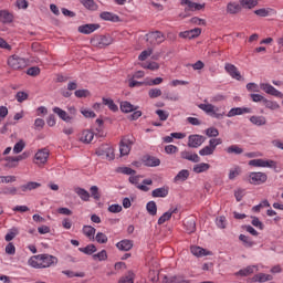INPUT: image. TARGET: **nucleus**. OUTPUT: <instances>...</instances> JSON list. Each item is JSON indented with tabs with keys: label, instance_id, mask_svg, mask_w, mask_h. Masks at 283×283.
Wrapping results in <instances>:
<instances>
[{
	"label": "nucleus",
	"instance_id": "nucleus-1",
	"mask_svg": "<svg viewBox=\"0 0 283 283\" xmlns=\"http://www.w3.org/2000/svg\"><path fill=\"white\" fill-rule=\"evenodd\" d=\"M28 264L32 269H50V266H56L59 264V258L48 253L38 254L31 256Z\"/></svg>",
	"mask_w": 283,
	"mask_h": 283
},
{
	"label": "nucleus",
	"instance_id": "nucleus-2",
	"mask_svg": "<svg viewBox=\"0 0 283 283\" xmlns=\"http://www.w3.org/2000/svg\"><path fill=\"white\" fill-rule=\"evenodd\" d=\"M136 143V138L127 135L122 138L119 143V154L120 156H129V153L132 151V146Z\"/></svg>",
	"mask_w": 283,
	"mask_h": 283
},
{
	"label": "nucleus",
	"instance_id": "nucleus-3",
	"mask_svg": "<svg viewBox=\"0 0 283 283\" xmlns=\"http://www.w3.org/2000/svg\"><path fill=\"white\" fill-rule=\"evenodd\" d=\"M91 43L92 45H94V48H107L108 45H112V43H114V39L107 34V35H97L93 39H91Z\"/></svg>",
	"mask_w": 283,
	"mask_h": 283
},
{
	"label": "nucleus",
	"instance_id": "nucleus-4",
	"mask_svg": "<svg viewBox=\"0 0 283 283\" xmlns=\"http://www.w3.org/2000/svg\"><path fill=\"white\" fill-rule=\"evenodd\" d=\"M8 65L9 67H12V70H23L28 65V60L20 57L19 55H11L8 59Z\"/></svg>",
	"mask_w": 283,
	"mask_h": 283
},
{
	"label": "nucleus",
	"instance_id": "nucleus-5",
	"mask_svg": "<svg viewBox=\"0 0 283 283\" xmlns=\"http://www.w3.org/2000/svg\"><path fill=\"white\" fill-rule=\"evenodd\" d=\"M146 41L147 43H150V45H154L157 43V45H160V43H164L165 41V33L160 31H154L146 34Z\"/></svg>",
	"mask_w": 283,
	"mask_h": 283
},
{
	"label": "nucleus",
	"instance_id": "nucleus-6",
	"mask_svg": "<svg viewBox=\"0 0 283 283\" xmlns=\"http://www.w3.org/2000/svg\"><path fill=\"white\" fill-rule=\"evenodd\" d=\"M207 140V137L202 135H190L188 137V147L191 149H198Z\"/></svg>",
	"mask_w": 283,
	"mask_h": 283
},
{
	"label": "nucleus",
	"instance_id": "nucleus-7",
	"mask_svg": "<svg viewBox=\"0 0 283 283\" xmlns=\"http://www.w3.org/2000/svg\"><path fill=\"white\" fill-rule=\"evenodd\" d=\"M250 167H269L270 169H275L277 164L274 160H264V159H252L249 161Z\"/></svg>",
	"mask_w": 283,
	"mask_h": 283
},
{
	"label": "nucleus",
	"instance_id": "nucleus-8",
	"mask_svg": "<svg viewBox=\"0 0 283 283\" xmlns=\"http://www.w3.org/2000/svg\"><path fill=\"white\" fill-rule=\"evenodd\" d=\"M269 180V177L264 172H251L250 184L251 185H264Z\"/></svg>",
	"mask_w": 283,
	"mask_h": 283
},
{
	"label": "nucleus",
	"instance_id": "nucleus-9",
	"mask_svg": "<svg viewBox=\"0 0 283 283\" xmlns=\"http://www.w3.org/2000/svg\"><path fill=\"white\" fill-rule=\"evenodd\" d=\"M260 88L265 92V94H270V96H276V98H283V93L273 87V85L269 83H262Z\"/></svg>",
	"mask_w": 283,
	"mask_h": 283
},
{
	"label": "nucleus",
	"instance_id": "nucleus-10",
	"mask_svg": "<svg viewBox=\"0 0 283 283\" xmlns=\"http://www.w3.org/2000/svg\"><path fill=\"white\" fill-rule=\"evenodd\" d=\"M49 158H50V149L48 148L39 149L35 154V160H38L35 164L45 165Z\"/></svg>",
	"mask_w": 283,
	"mask_h": 283
},
{
	"label": "nucleus",
	"instance_id": "nucleus-11",
	"mask_svg": "<svg viewBox=\"0 0 283 283\" xmlns=\"http://www.w3.org/2000/svg\"><path fill=\"white\" fill-rule=\"evenodd\" d=\"M101 28V24L90 23L80 25L77 32L81 34H92V32H96Z\"/></svg>",
	"mask_w": 283,
	"mask_h": 283
},
{
	"label": "nucleus",
	"instance_id": "nucleus-12",
	"mask_svg": "<svg viewBox=\"0 0 283 283\" xmlns=\"http://www.w3.org/2000/svg\"><path fill=\"white\" fill-rule=\"evenodd\" d=\"M251 112H253V109L249 107H234L228 112L227 116L228 118H233V116H242V114H251Z\"/></svg>",
	"mask_w": 283,
	"mask_h": 283
},
{
	"label": "nucleus",
	"instance_id": "nucleus-13",
	"mask_svg": "<svg viewBox=\"0 0 283 283\" xmlns=\"http://www.w3.org/2000/svg\"><path fill=\"white\" fill-rule=\"evenodd\" d=\"M226 72L231 75L232 78H235V81H242V75L240 74V71H238V67L231 63H227L224 66Z\"/></svg>",
	"mask_w": 283,
	"mask_h": 283
},
{
	"label": "nucleus",
	"instance_id": "nucleus-14",
	"mask_svg": "<svg viewBox=\"0 0 283 283\" xmlns=\"http://www.w3.org/2000/svg\"><path fill=\"white\" fill-rule=\"evenodd\" d=\"M199 34H202V29L200 28H195V29H191L189 31H184V32H180L179 33V36L181 39H197V36Z\"/></svg>",
	"mask_w": 283,
	"mask_h": 283
},
{
	"label": "nucleus",
	"instance_id": "nucleus-15",
	"mask_svg": "<svg viewBox=\"0 0 283 283\" xmlns=\"http://www.w3.org/2000/svg\"><path fill=\"white\" fill-rule=\"evenodd\" d=\"M226 11L227 14H240V12H242V4L238 2H228Z\"/></svg>",
	"mask_w": 283,
	"mask_h": 283
},
{
	"label": "nucleus",
	"instance_id": "nucleus-16",
	"mask_svg": "<svg viewBox=\"0 0 283 283\" xmlns=\"http://www.w3.org/2000/svg\"><path fill=\"white\" fill-rule=\"evenodd\" d=\"M142 160L145 167H159L160 165V160L158 159V157H154L151 155L144 156Z\"/></svg>",
	"mask_w": 283,
	"mask_h": 283
},
{
	"label": "nucleus",
	"instance_id": "nucleus-17",
	"mask_svg": "<svg viewBox=\"0 0 283 283\" xmlns=\"http://www.w3.org/2000/svg\"><path fill=\"white\" fill-rule=\"evenodd\" d=\"M116 248L119 251H132V249H134V241L127 239L122 240L116 243Z\"/></svg>",
	"mask_w": 283,
	"mask_h": 283
},
{
	"label": "nucleus",
	"instance_id": "nucleus-18",
	"mask_svg": "<svg viewBox=\"0 0 283 283\" xmlns=\"http://www.w3.org/2000/svg\"><path fill=\"white\" fill-rule=\"evenodd\" d=\"M169 196V187L164 186L151 191L153 198H167Z\"/></svg>",
	"mask_w": 283,
	"mask_h": 283
},
{
	"label": "nucleus",
	"instance_id": "nucleus-19",
	"mask_svg": "<svg viewBox=\"0 0 283 283\" xmlns=\"http://www.w3.org/2000/svg\"><path fill=\"white\" fill-rule=\"evenodd\" d=\"M54 114H57L59 118L64 120V123H72L73 116L67 115V112L63 111L61 107L53 108Z\"/></svg>",
	"mask_w": 283,
	"mask_h": 283
},
{
	"label": "nucleus",
	"instance_id": "nucleus-20",
	"mask_svg": "<svg viewBox=\"0 0 283 283\" xmlns=\"http://www.w3.org/2000/svg\"><path fill=\"white\" fill-rule=\"evenodd\" d=\"M99 18L103 19V21H112V23H118V21H120V17L107 11L102 12Z\"/></svg>",
	"mask_w": 283,
	"mask_h": 283
},
{
	"label": "nucleus",
	"instance_id": "nucleus-21",
	"mask_svg": "<svg viewBox=\"0 0 283 283\" xmlns=\"http://www.w3.org/2000/svg\"><path fill=\"white\" fill-rule=\"evenodd\" d=\"M180 156L184 160H189L190 163H200V156H198V154H191L190 151L184 150L181 151Z\"/></svg>",
	"mask_w": 283,
	"mask_h": 283
},
{
	"label": "nucleus",
	"instance_id": "nucleus-22",
	"mask_svg": "<svg viewBox=\"0 0 283 283\" xmlns=\"http://www.w3.org/2000/svg\"><path fill=\"white\" fill-rule=\"evenodd\" d=\"M184 224L187 233H196V219L193 217L187 218Z\"/></svg>",
	"mask_w": 283,
	"mask_h": 283
},
{
	"label": "nucleus",
	"instance_id": "nucleus-23",
	"mask_svg": "<svg viewBox=\"0 0 283 283\" xmlns=\"http://www.w3.org/2000/svg\"><path fill=\"white\" fill-rule=\"evenodd\" d=\"M14 15L8 10H0V23H12Z\"/></svg>",
	"mask_w": 283,
	"mask_h": 283
},
{
	"label": "nucleus",
	"instance_id": "nucleus-24",
	"mask_svg": "<svg viewBox=\"0 0 283 283\" xmlns=\"http://www.w3.org/2000/svg\"><path fill=\"white\" fill-rule=\"evenodd\" d=\"M190 251H191L192 255H196V258H202L205 255H211V252L205 250L203 248L196 247V245L191 247Z\"/></svg>",
	"mask_w": 283,
	"mask_h": 283
},
{
	"label": "nucleus",
	"instance_id": "nucleus-25",
	"mask_svg": "<svg viewBox=\"0 0 283 283\" xmlns=\"http://www.w3.org/2000/svg\"><path fill=\"white\" fill-rule=\"evenodd\" d=\"M239 240H240V242H242V244H243V247H245V249H253V247H255V241H253V239H251V237L240 234Z\"/></svg>",
	"mask_w": 283,
	"mask_h": 283
},
{
	"label": "nucleus",
	"instance_id": "nucleus-26",
	"mask_svg": "<svg viewBox=\"0 0 283 283\" xmlns=\"http://www.w3.org/2000/svg\"><path fill=\"white\" fill-rule=\"evenodd\" d=\"M211 169V165L207 163H200L193 166L192 171L195 174H205V171H209Z\"/></svg>",
	"mask_w": 283,
	"mask_h": 283
},
{
	"label": "nucleus",
	"instance_id": "nucleus-27",
	"mask_svg": "<svg viewBox=\"0 0 283 283\" xmlns=\"http://www.w3.org/2000/svg\"><path fill=\"white\" fill-rule=\"evenodd\" d=\"M97 156H105L107 160H114L115 155H114V148L107 146L104 150H98Z\"/></svg>",
	"mask_w": 283,
	"mask_h": 283
},
{
	"label": "nucleus",
	"instance_id": "nucleus-28",
	"mask_svg": "<svg viewBox=\"0 0 283 283\" xmlns=\"http://www.w3.org/2000/svg\"><path fill=\"white\" fill-rule=\"evenodd\" d=\"M120 109L124 114H129L132 112H136L138 109V106H134L132 103L125 101L120 103Z\"/></svg>",
	"mask_w": 283,
	"mask_h": 283
},
{
	"label": "nucleus",
	"instance_id": "nucleus-29",
	"mask_svg": "<svg viewBox=\"0 0 283 283\" xmlns=\"http://www.w3.org/2000/svg\"><path fill=\"white\" fill-rule=\"evenodd\" d=\"M252 280H253V282H260V283L271 282V280H273V275L265 274V273H259V274L254 275Z\"/></svg>",
	"mask_w": 283,
	"mask_h": 283
},
{
	"label": "nucleus",
	"instance_id": "nucleus-30",
	"mask_svg": "<svg viewBox=\"0 0 283 283\" xmlns=\"http://www.w3.org/2000/svg\"><path fill=\"white\" fill-rule=\"evenodd\" d=\"M250 123H252V125H258V127H262V125H266V117L254 115L250 117Z\"/></svg>",
	"mask_w": 283,
	"mask_h": 283
},
{
	"label": "nucleus",
	"instance_id": "nucleus-31",
	"mask_svg": "<svg viewBox=\"0 0 283 283\" xmlns=\"http://www.w3.org/2000/svg\"><path fill=\"white\" fill-rule=\"evenodd\" d=\"M254 269H258V266L249 265L245 269L235 272L234 275H241V277H247L249 275H252Z\"/></svg>",
	"mask_w": 283,
	"mask_h": 283
},
{
	"label": "nucleus",
	"instance_id": "nucleus-32",
	"mask_svg": "<svg viewBox=\"0 0 283 283\" xmlns=\"http://www.w3.org/2000/svg\"><path fill=\"white\" fill-rule=\"evenodd\" d=\"M78 251L81 253H84L85 255H94V253H96L97 249L96 245L94 244H88L85 248H78Z\"/></svg>",
	"mask_w": 283,
	"mask_h": 283
},
{
	"label": "nucleus",
	"instance_id": "nucleus-33",
	"mask_svg": "<svg viewBox=\"0 0 283 283\" xmlns=\"http://www.w3.org/2000/svg\"><path fill=\"white\" fill-rule=\"evenodd\" d=\"M75 193H77L81 200H83L84 202H87L90 200V192L84 188H75Z\"/></svg>",
	"mask_w": 283,
	"mask_h": 283
},
{
	"label": "nucleus",
	"instance_id": "nucleus-34",
	"mask_svg": "<svg viewBox=\"0 0 283 283\" xmlns=\"http://www.w3.org/2000/svg\"><path fill=\"white\" fill-rule=\"evenodd\" d=\"M82 143L90 145L94 140V133L91 130H84L81 137Z\"/></svg>",
	"mask_w": 283,
	"mask_h": 283
},
{
	"label": "nucleus",
	"instance_id": "nucleus-35",
	"mask_svg": "<svg viewBox=\"0 0 283 283\" xmlns=\"http://www.w3.org/2000/svg\"><path fill=\"white\" fill-rule=\"evenodd\" d=\"M41 187V184L36 181H30L27 185H22L20 187L21 191H32L33 189H39Z\"/></svg>",
	"mask_w": 283,
	"mask_h": 283
},
{
	"label": "nucleus",
	"instance_id": "nucleus-36",
	"mask_svg": "<svg viewBox=\"0 0 283 283\" xmlns=\"http://www.w3.org/2000/svg\"><path fill=\"white\" fill-rule=\"evenodd\" d=\"M81 3L84 6V8H86V10H98V4H96L94 0H81Z\"/></svg>",
	"mask_w": 283,
	"mask_h": 283
},
{
	"label": "nucleus",
	"instance_id": "nucleus-37",
	"mask_svg": "<svg viewBox=\"0 0 283 283\" xmlns=\"http://www.w3.org/2000/svg\"><path fill=\"white\" fill-rule=\"evenodd\" d=\"M135 277L136 274H134V271H128L125 276L119 279L118 283H134Z\"/></svg>",
	"mask_w": 283,
	"mask_h": 283
},
{
	"label": "nucleus",
	"instance_id": "nucleus-38",
	"mask_svg": "<svg viewBox=\"0 0 283 283\" xmlns=\"http://www.w3.org/2000/svg\"><path fill=\"white\" fill-rule=\"evenodd\" d=\"M189 178V170L184 169L177 174L175 177V182H185Z\"/></svg>",
	"mask_w": 283,
	"mask_h": 283
},
{
	"label": "nucleus",
	"instance_id": "nucleus-39",
	"mask_svg": "<svg viewBox=\"0 0 283 283\" xmlns=\"http://www.w3.org/2000/svg\"><path fill=\"white\" fill-rule=\"evenodd\" d=\"M146 211H148L149 216H156L158 213V206L156 201H149L146 205Z\"/></svg>",
	"mask_w": 283,
	"mask_h": 283
},
{
	"label": "nucleus",
	"instance_id": "nucleus-40",
	"mask_svg": "<svg viewBox=\"0 0 283 283\" xmlns=\"http://www.w3.org/2000/svg\"><path fill=\"white\" fill-rule=\"evenodd\" d=\"M241 8H245L247 10H253L255 6H258V0H240Z\"/></svg>",
	"mask_w": 283,
	"mask_h": 283
},
{
	"label": "nucleus",
	"instance_id": "nucleus-41",
	"mask_svg": "<svg viewBox=\"0 0 283 283\" xmlns=\"http://www.w3.org/2000/svg\"><path fill=\"white\" fill-rule=\"evenodd\" d=\"M227 154H235V156H240V154H244V149H242L238 145H232L228 148H226Z\"/></svg>",
	"mask_w": 283,
	"mask_h": 283
},
{
	"label": "nucleus",
	"instance_id": "nucleus-42",
	"mask_svg": "<svg viewBox=\"0 0 283 283\" xmlns=\"http://www.w3.org/2000/svg\"><path fill=\"white\" fill-rule=\"evenodd\" d=\"M241 174H242V168H240V166H235L229 171V180H235V178H238V176H240Z\"/></svg>",
	"mask_w": 283,
	"mask_h": 283
},
{
	"label": "nucleus",
	"instance_id": "nucleus-43",
	"mask_svg": "<svg viewBox=\"0 0 283 283\" xmlns=\"http://www.w3.org/2000/svg\"><path fill=\"white\" fill-rule=\"evenodd\" d=\"M103 105H107L111 112H118V106L114 103L112 98H103Z\"/></svg>",
	"mask_w": 283,
	"mask_h": 283
},
{
	"label": "nucleus",
	"instance_id": "nucleus-44",
	"mask_svg": "<svg viewBox=\"0 0 283 283\" xmlns=\"http://www.w3.org/2000/svg\"><path fill=\"white\" fill-rule=\"evenodd\" d=\"M181 6H187L185 8V12H195L196 2H192L191 0H180Z\"/></svg>",
	"mask_w": 283,
	"mask_h": 283
},
{
	"label": "nucleus",
	"instance_id": "nucleus-45",
	"mask_svg": "<svg viewBox=\"0 0 283 283\" xmlns=\"http://www.w3.org/2000/svg\"><path fill=\"white\" fill-rule=\"evenodd\" d=\"M17 235H19V229L13 228L6 234L4 240L6 242H12Z\"/></svg>",
	"mask_w": 283,
	"mask_h": 283
},
{
	"label": "nucleus",
	"instance_id": "nucleus-46",
	"mask_svg": "<svg viewBox=\"0 0 283 283\" xmlns=\"http://www.w3.org/2000/svg\"><path fill=\"white\" fill-rule=\"evenodd\" d=\"M83 233L86 235V238H94L96 234V229L92 226H84Z\"/></svg>",
	"mask_w": 283,
	"mask_h": 283
},
{
	"label": "nucleus",
	"instance_id": "nucleus-47",
	"mask_svg": "<svg viewBox=\"0 0 283 283\" xmlns=\"http://www.w3.org/2000/svg\"><path fill=\"white\" fill-rule=\"evenodd\" d=\"M2 196H17V187H4L0 190Z\"/></svg>",
	"mask_w": 283,
	"mask_h": 283
},
{
	"label": "nucleus",
	"instance_id": "nucleus-48",
	"mask_svg": "<svg viewBox=\"0 0 283 283\" xmlns=\"http://www.w3.org/2000/svg\"><path fill=\"white\" fill-rule=\"evenodd\" d=\"M118 174H124L125 176H136V170L129 167H119L117 168Z\"/></svg>",
	"mask_w": 283,
	"mask_h": 283
},
{
	"label": "nucleus",
	"instance_id": "nucleus-49",
	"mask_svg": "<svg viewBox=\"0 0 283 283\" xmlns=\"http://www.w3.org/2000/svg\"><path fill=\"white\" fill-rule=\"evenodd\" d=\"M25 149V142L23 139H20L14 146H13V154H21Z\"/></svg>",
	"mask_w": 283,
	"mask_h": 283
},
{
	"label": "nucleus",
	"instance_id": "nucleus-50",
	"mask_svg": "<svg viewBox=\"0 0 283 283\" xmlns=\"http://www.w3.org/2000/svg\"><path fill=\"white\" fill-rule=\"evenodd\" d=\"M263 105L268 107V109H280V104L277 102H273L270 99H263Z\"/></svg>",
	"mask_w": 283,
	"mask_h": 283
},
{
	"label": "nucleus",
	"instance_id": "nucleus-51",
	"mask_svg": "<svg viewBox=\"0 0 283 283\" xmlns=\"http://www.w3.org/2000/svg\"><path fill=\"white\" fill-rule=\"evenodd\" d=\"M206 135L208 138H218V136H220V132L216 127H210L206 129Z\"/></svg>",
	"mask_w": 283,
	"mask_h": 283
},
{
	"label": "nucleus",
	"instance_id": "nucleus-52",
	"mask_svg": "<svg viewBox=\"0 0 283 283\" xmlns=\"http://www.w3.org/2000/svg\"><path fill=\"white\" fill-rule=\"evenodd\" d=\"M93 260H98V262H105V260H107V251L102 250L101 252L93 254Z\"/></svg>",
	"mask_w": 283,
	"mask_h": 283
},
{
	"label": "nucleus",
	"instance_id": "nucleus-53",
	"mask_svg": "<svg viewBox=\"0 0 283 283\" xmlns=\"http://www.w3.org/2000/svg\"><path fill=\"white\" fill-rule=\"evenodd\" d=\"M143 185H137V189H139L140 191H149V187H147V185H154V180L151 179H144Z\"/></svg>",
	"mask_w": 283,
	"mask_h": 283
},
{
	"label": "nucleus",
	"instance_id": "nucleus-54",
	"mask_svg": "<svg viewBox=\"0 0 283 283\" xmlns=\"http://www.w3.org/2000/svg\"><path fill=\"white\" fill-rule=\"evenodd\" d=\"M95 240L98 244H107V234L103 232H97V234L95 235Z\"/></svg>",
	"mask_w": 283,
	"mask_h": 283
},
{
	"label": "nucleus",
	"instance_id": "nucleus-55",
	"mask_svg": "<svg viewBox=\"0 0 283 283\" xmlns=\"http://www.w3.org/2000/svg\"><path fill=\"white\" fill-rule=\"evenodd\" d=\"M271 12H273V9L271 8H266V9H259L254 11V14H256V17H269V14H271Z\"/></svg>",
	"mask_w": 283,
	"mask_h": 283
},
{
	"label": "nucleus",
	"instance_id": "nucleus-56",
	"mask_svg": "<svg viewBox=\"0 0 283 283\" xmlns=\"http://www.w3.org/2000/svg\"><path fill=\"white\" fill-rule=\"evenodd\" d=\"M214 151L211 146H206L199 150V156H213Z\"/></svg>",
	"mask_w": 283,
	"mask_h": 283
},
{
	"label": "nucleus",
	"instance_id": "nucleus-57",
	"mask_svg": "<svg viewBox=\"0 0 283 283\" xmlns=\"http://www.w3.org/2000/svg\"><path fill=\"white\" fill-rule=\"evenodd\" d=\"M216 106L212 104H199V109H202V112H206V114H212L214 111Z\"/></svg>",
	"mask_w": 283,
	"mask_h": 283
},
{
	"label": "nucleus",
	"instance_id": "nucleus-58",
	"mask_svg": "<svg viewBox=\"0 0 283 283\" xmlns=\"http://www.w3.org/2000/svg\"><path fill=\"white\" fill-rule=\"evenodd\" d=\"M172 283H191L189 280L185 279L184 274H177L171 276Z\"/></svg>",
	"mask_w": 283,
	"mask_h": 283
},
{
	"label": "nucleus",
	"instance_id": "nucleus-59",
	"mask_svg": "<svg viewBox=\"0 0 283 283\" xmlns=\"http://www.w3.org/2000/svg\"><path fill=\"white\" fill-rule=\"evenodd\" d=\"M148 96L149 98H158V96H163V91L160 88H150Z\"/></svg>",
	"mask_w": 283,
	"mask_h": 283
},
{
	"label": "nucleus",
	"instance_id": "nucleus-60",
	"mask_svg": "<svg viewBox=\"0 0 283 283\" xmlns=\"http://www.w3.org/2000/svg\"><path fill=\"white\" fill-rule=\"evenodd\" d=\"M27 74L29 76H39L41 74V69L39 66H31L28 69Z\"/></svg>",
	"mask_w": 283,
	"mask_h": 283
},
{
	"label": "nucleus",
	"instance_id": "nucleus-61",
	"mask_svg": "<svg viewBox=\"0 0 283 283\" xmlns=\"http://www.w3.org/2000/svg\"><path fill=\"white\" fill-rule=\"evenodd\" d=\"M29 96L30 95L23 91H20L15 94L18 103H23V101H28Z\"/></svg>",
	"mask_w": 283,
	"mask_h": 283
},
{
	"label": "nucleus",
	"instance_id": "nucleus-62",
	"mask_svg": "<svg viewBox=\"0 0 283 283\" xmlns=\"http://www.w3.org/2000/svg\"><path fill=\"white\" fill-rule=\"evenodd\" d=\"M74 95L76 98H87L90 96V91L88 90H77L74 92Z\"/></svg>",
	"mask_w": 283,
	"mask_h": 283
},
{
	"label": "nucleus",
	"instance_id": "nucleus-63",
	"mask_svg": "<svg viewBox=\"0 0 283 283\" xmlns=\"http://www.w3.org/2000/svg\"><path fill=\"white\" fill-rule=\"evenodd\" d=\"M151 54H154V50L153 49H148V50L143 51L139 54L138 59H139V61H147V57L151 56Z\"/></svg>",
	"mask_w": 283,
	"mask_h": 283
},
{
	"label": "nucleus",
	"instance_id": "nucleus-64",
	"mask_svg": "<svg viewBox=\"0 0 283 283\" xmlns=\"http://www.w3.org/2000/svg\"><path fill=\"white\" fill-rule=\"evenodd\" d=\"M0 182L2 184H10V182H17V177L15 176H0Z\"/></svg>",
	"mask_w": 283,
	"mask_h": 283
}]
</instances>
